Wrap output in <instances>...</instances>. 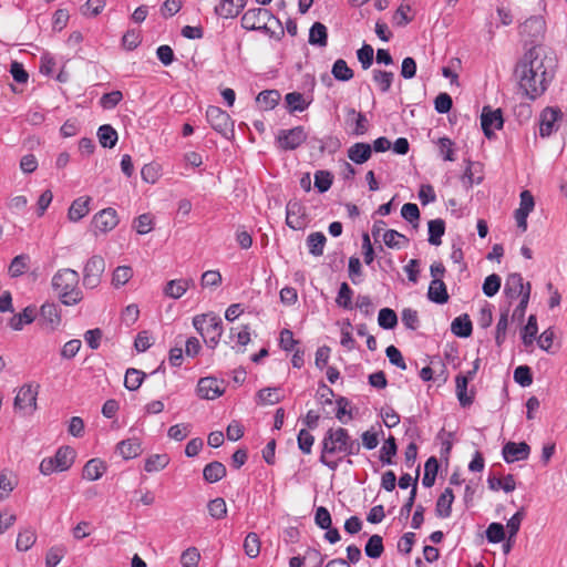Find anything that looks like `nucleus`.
Segmentation results:
<instances>
[{
    "label": "nucleus",
    "mask_w": 567,
    "mask_h": 567,
    "mask_svg": "<svg viewBox=\"0 0 567 567\" xmlns=\"http://www.w3.org/2000/svg\"><path fill=\"white\" fill-rule=\"evenodd\" d=\"M40 318L51 329H54L55 327H58L61 321V317L58 311L56 305L51 303V302H45L41 306Z\"/></svg>",
    "instance_id": "nucleus-34"
},
{
    "label": "nucleus",
    "mask_w": 567,
    "mask_h": 567,
    "mask_svg": "<svg viewBox=\"0 0 567 567\" xmlns=\"http://www.w3.org/2000/svg\"><path fill=\"white\" fill-rule=\"evenodd\" d=\"M203 476L206 482L216 483L226 476V467L220 462H210L204 467Z\"/></svg>",
    "instance_id": "nucleus-35"
},
{
    "label": "nucleus",
    "mask_w": 567,
    "mask_h": 567,
    "mask_svg": "<svg viewBox=\"0 0 567 567\" xmlns=\"http://www.w3.org/2000/svg\"><path fill=\"white\" fill-rule=\"evenodd\" d=\"M360 450V442L353 439L347 429L330 427L320 442L319 462L329 470L337 471L344 460L347 464L352 465L350 456L358 455Z\"/></svg>",
    "instance_id": "nucleus-1"
},
{
    "label": "nucleus",
    "mask_w": 567,
    "mask_h": 567,
    "mask_svg": "<svg viewBox=\"0 0 567 567\" xmlns=\"http://www.w3.org/2000/svg\"><path fill=\"white\" fill-rule=\"evenodd\" d=\"M427 298L437 305L446 303L449 293L443 280H432L427 290Z\"/></svg>",
    "instance_id": "nucleus-30"
},
{
    "label": "nucleus",
    "mask_w": 567,
    "mask_h": 567,
    "mask_svg": "<svg viewBox=\"0 0 567 567\" xmlns=\"http://www.w3.org/2000/svg\"><path fill=\"white\" fill-rule=\"evenodd\" d=\"M308 42L310 45L326 48L328 44V29L321 22H315L309 30Z\"/></svg>",
    "instance_id": "nucleus-27"
},
{
    "label": "nucleus",
    "mask_w": 567,
    "mask_h": 567,
    "mask_svg": "<svg viewBox=\"0 0 567 567\" xmlns=\"http://www.w3.org/2000/svg\"><path fill=\"white\" fill-rule=\"evenodd\" d=\"M538 332L537 318L535 315H530L527 319V323L522 330V340L525 346L533 344L536 334Z\"/></svg>",
    "instance_id": "nucleus-52"
},
{
    "label": "nucleus",
    "mask_w": 567,
    "mask_h": 567,
    "mask_svg": "<svg viewBox=\"0 0 567 567\" xmlns=\"http://www.w3.org/2000/svg\"><path fill=\"white\" fill-rule=\"evenodd\" d=\"M90 202L91 198L89 196H82L74 199L69 208L68 218L74 223L81 220L90 212Z\"/></svg>",
    "instance_id": "nucleus-24"
},
{
    "label": "nucleus",
    "mask_w": 567,
    "mask_h": 567,
    "mask_svg": "<svg viewBox=\"0 0 567 567\" xmlns=\"http://www.w3.org/2000/svg\"><path fill=\"white\" fill-rule=\"evenodd\" d=\"M515 74L520 90L530 100L540 96L551 80V74L545 68L544 59L535 47L517 63Z\"/></svg>",
    "instance_id": "nucleus-2"
},
{
    "label": "nucleus",
    "mask_w": 567,
    "mask_h": 567,
    "mask_svg": "<svg viewBox=\"0 0 567 567\" xmlns=\"http://www.w3.org/2000/svg\"><path fill=\"white\" fill-rule=\"evenodd\" d=\"M133 277V269L130 266H118L112 275V285L115 288L124 286Z\"/></svg>",
    "instance_id": "nucleus-54"
},
{
    "label": "nucleus",
    "mask_w": 567,
    "mask_h": 567,
    "mask_svg": "<svg viewBox=\"0 0 567 567\" xmlns=\"http://www.w3.org/2000/svg\"><path fill=\"white\" fill-rule=\"evenodd\" d=\"M333 78L338 81L347 82L353 78V71L343 59H338L331 69Z\"/></svg>",
    "instance_id": "nucleus-50"
},
{
    "label": "nucleus",
    "mask_w": 567,
    "mask_h": 567,
    "mask_svg": "<svg viewBox=\"0 0 567 567\" xmlns=\"http://www.w3.org/2000/svg\"><path fill=\"white\" fill-rule=\"evenodd\" d=\"M193 326L210 349H215L223 334V320L214 312L203 313L193 318Z\"/></svg>",
    "instance_id": "nucleus-4"
},
{
    "label": "nucleus",
    "mask_w": 567,
    "mask_h": 567,
    "mask_svg": "<svg viewBox=\"0 0 567 567\" xmlns=\"http://www.w3.org/2000/svg\"><path fill=\"white\" fill-rule=\"evenodd\" d=\"M353 290L347 282H342L339 287L338 295L336 297V305L344 310H352L353 303Z\"/></svg>",
    "instance_id": "nucleus-42"
},
{
    "label": "nucleus",
    "mask_w": 567,
    "mask_h": 567,
    "mask_svg": "<svg viewBox=\"0 0 567 567\" xmlns=\"http://www.w3.org/2000/svg\"><path fill=\"white\" fill-rule=\"evenodd\" d=\"M117 452L125 460L137 457L142 453V445L137 439L123 440L117 444Z\"/></svg>",
    "instance_id": "nucleus-31"
},
{
    "label": "nucleus",
    "mask_w": 567,
    "mask_h": 567,
    "mask_svg": "<svg viewBox=\"0 0 567 567\" xmlns=\"http://www.w3.org/2000/svg\"><path fill=\"white\" fill-rule=\"evenodd\" d=\"M247 0H221L215 7V13L221 18H235L245 8Z\"/></svg>",
    "instance_id": "nucleus-20"
},
{
    "label": "nucleus",
    "mask_w": 567,
    "mask_h": 567,
    "mask_svg": "<svg viewBox=\"0 0 567 567\" xmlns=\"http://www.w3.org/2000/svg\"><path fill=\"white\" fill-rule=\"evenodd\" d=\"M146 374L137 369L128 368L124 378V386L128 391H136L142 385Z\"/></svg>",
    "instance_id": "nucleus-44"
},
{
    "label": "nucleus",
    "mask_w": 567,
    "mask_h": 567,
    "mask_svg": "<svg viewBox=\"0 0 567 567\" xmlns=\"http://www.w3.org/2000/svg\"><path fill=\"white\" fill-rule=\"evenodd\" d=\"M508 318H509V308L502 309L499 319L495 329V342L498 347H501L507 337L508 329Z\"/></svg>",
    "instance_id": "nucleus-43"
},
{
    "label": "nucleus",
    "mask_w": 567,
    "mask_h": 567,
    "mask_svg": "<svg viewBox=\"0 0 567 567\" xmlns=\"http://www.w3.org/2000/svg\"><path fill=\"white\" fill-rule=\"evenodd\" d=\"M35 540V532L32 528H24L18 534L16 547L20 551H27L34 545Z\"/></svg>",
    "instance_id": "nucleus-48"
},
{
    "label": "nucleus",
    "mask_w": 567,
    "mask_h": 567,
    "mask_svg": "<svg viewBox=\"0 0 567 567\" xmlns=\"http://www.w3.org/2000/svg\"><path fill=\"white\" fill-rule=\"evenodd\" d=\"M169 464V456L163 454H152L145 460L144 470L147 473H155L164 470Z\"/></svg>",
    "instance_id": "nucleus-41"
},
{
    "label": "nucleus",
    "mask_w": 567,
    "mask_h": 567,
    "mask_svg": "<svg viewBox=\"0 0 567 567\" xmlns=\"http://www.w3.org/2000/svg\"><path fill=\"white\" fill-rule=\"evenodd\" d=\"M97 138L102 147L113 148L118 140L116 130L110 124H103L97 130Z\"/></svg>",
    "instance_id": "nucleus-33"
},
{
    "label": "nucleus",
    "mask_w": 567,
    "mask_h": 567,
    "mask_svg": "<svg viewBox=\"0 0 567 567\" xmlns=\"http://www.w3.org/2000/svg\"><path fill=\"white\" fill-rule=\"evenodd\" d=\"M297 443L299 450L303 454H310L315 443V436L306 429H301L297 435Z\"/></svg>",
    "instance_id": "nucleus-58"
},
{
    "label": "nucleus",
    "mask_w": 567,
    "mask_h": 567,
    "mask_svg": "<svg viewBox=\"0 0 567 567\" xmlns=\"http://www.w3.org/2000/svg\"><path fill=\"white\" fill-rule=\"evenodd\" d=\"M193 284L194 282L192 279L169 280L164 287V295L173 299H178L184 296L189 286Z\"/></svg>",
    "instance_id": "nucleus-28"
},
{
    "label": "nucleus",
    "mask_w": 567,
    "mask_h": 567,
    "mask_svg": "<svg viewBox=\"0 0 567 567\" xmlns=\"http://www.w3.org/2000/svg\"><path fill=\"white\" fill-rule=\"evenodd\" d=\"M206 120L220 134L226 135L228 131H231L233 123L229 114L218 106H208Z\"/></svg>",
    "instance_id": "nucleus-13"
},
{
    "label": "nucleus",
    "mask_w": 567,
    "mask_h": 567,
    "mask_svg": "<svg viewBox=\"0 0 567 567\" xmlns=\"http://www.w3.org/2000/svg\"><path fill=\"white\" fill-rule=\"evenodd\" d=\"M429 227V243L433 246L442 244V237L445 233V223L441 218L432 219L427 224Z\"/></svg>",
    "instance_id": "nucleus-39"
},
{
    "label": "nucleus",
    "mask_w": 567,
    "mask_h": 567,
    "mask_svg": "<svg viewBox=\"0 0 567 567\" xmlns=\"http://www.w3.org/2000/svg\"><path fill=\"white\" fill-rule=\"evenodd\" d=\"M270 18H272V14L267 9H249L241 17V27L249 31L266 29L267 21Z\"/></svg>",
    "instance_id": "nucleus-11"
},
{
    "label": "nucleus",
    "mask_w": 567,
    "mask_h": 567,
    "mask_svg": "<svg viewBox=\"0 0 567 567\" xmlns=\"http://www.w3.org/2000/svg\"><path fill=\"white\" fill-rule=\"evenodd\" d=\"M519 207L515 210V219L517 227L522 231L527 229V217L535 207V200L529 190H523L519 195Z\"/></svg>",
    "instance_id": "nucleus-16"
},
{
    "label": "nucleus",
    "mask_w": 567,
    "mask_h": 567,
    "mask_svg": "<svg viewBox=\"0 0 567 567\" xmlns=\"http://www.w3.org/2000/svg\"><path fill=\"white\" fill-rule=\"evenodd\" d=\"M546 31V22L542 17H530L519 27V33L530 44L539 42Z\"/></svg>",
    "instance_id": "nucleus-8"
},
{
    "label": "nucleus",
    "mask_w": 567,
    "mask_h": 567,
    "mask_svg": "<svg viewBox=\"0 0 567 567\" xmlns=\"http://www.w3.org/2000/svg\"><path fill=\"white\" fill-rule=\"evenodd\" d=\"M384 551V546H383V539L380 535H372L365 546H364V553L365 555L369 557V558H373V559H377L379 557H381V555L383 554Z\"/></svg>",
    "instance_id": "nucleus-47"
},
{
    "label": "nucleus",
    "mask_w": 567,
    "mask_h": 567,
    "mask_svg": "<svg viewBox=\"0 0 567 567\" xmlns=\"http://www.w3.org/2000/svg\"><path fill=\"white\" fill-rule=\"evenodd\" d=\"M439 471V462L435 456H431L427 458L424 465V476L422 480V484L424 487H432L435 483L436 475Z\"/></svg>",
    "instance_id": "nucleus-46"
},
{
    "label": "nucleus",
    "mask_w": 567,
    "mask_h": 567,
    "mask_svg": "<svg viewBox=\"0 0 567 567\" xmlns=\"http://www.w3.org/2000/svg\"><path fill=\"white\" fill-rule=\"evenodd\" d=\"M38 386L24 384L21 386L14 398V409L32 413L37 409Z\"/></svg>",
    "instance_id": "nucleus-12"
},
{
    "label": "nucleus",
    "mask_w": 567,
    "mask_h": 567,
    "mask_svg": "<svg viewBox=\"0 0 567 567\" xmlns=\"http://www.w3.org/2000/svg\"><path fill=\"white\" fill-rule=\"evenodd\" d=\"M333 182V176L328 171H317L315 173V187L320 193H326L329 190Z\"/></svg>",
    "instance_id": "nucleus-61"
},
{
    "label": "nucleus",
    "mask_w": 567,
    "mask_h": 567,
    "mask_svg": "<svg viewBox=\"0 0 567 567\" xmlns=\"http://www.w3.org/2000/svg\"><path fill=\"white\" fill-rule=\"evenodd\" d=\"M530 454V447L525 442H507L502 449V455L506 463L527 460Z\"/></svg>",
    "instance_id": "nucleus-18"
},
{
    "label": "nucleus",
    "mask_w": 567,
    "mask_h": 567,
    "mask_svg": "<svg viewBox=\"0 0 567 567\" xmlns=\"http://www.w3.org/2000/svg\"><path fill=\"white\" fill-rule=\"evenodd\" d=\"M107 466L104 461L101 458H91L83 466L82 478L86 481H97L105 474Z\"/></svg>",
    "instance_id": "nucleus-21"
},
{
    "label": "nucleus",
    "mask_w": 567,
    "mask_h": 567,
    "mask_svg": "<svg viewBox=\"0 0 567 567\" xmlns=\"http://www.w3.org/2000/svg\"><path fill=\"white\" fill-rule=\"evenodd\" d=\"M35 317L37 308L34 306H28L9 320V326L14 331H21L25 324L32 323Z\"/></svg>",
    "instance_id": "nucleus-23"
},
{
    "label": "nucleus",
    "mask_w": 567,
    "mask_h": 567,
    "mask_svg": "<svg viewBox=\"0 0 567 567\" xmlns=\"http://www.w3.org/2000/svg\"><path fill=\"white\" fill-rule=\"evenodd\" d=\"M481 126L485 136L491 138L495 130L503 127V116L501 110H492L489 106L483 107L481 115Z\"/></svg>",
    "instance_id": "nucleus-15"
},
{
    "label": "nucleus",
    "mask_w": 567,
    "mask_h": 567,
    "mask_svg": "<svg viewBox=\"0 0 567 567\" xmlns=\"http://www.w3.org/2000/svg\"><path fill=\"white\" fill-rule=\"evenodd\" d=\"M485 534L488 543L492 544H498L505 539V528L501 523L489 524Z\"/></svg>",
    "instance_id": "nucleus-62"
},
{
    "label": "nucleus",
    "mask_w": 567,
    "mask_h": 567,
    "mask_svg": "<svg viewBox=\"0 0 567 567\" xmlns=\"http://www.w3.org/2000/svg\"><path fill=\"white\" fill-rule=\"evenodd\" d=\"M347 123H353L352 134L359 136L368 131V120L364 114L357 112L354 109H347Z\"/></svg>",
    "instance_id": "nucleus-32"
},
{
    "label": "nucleus",
    "mask_w": 567,
    "mask_h": 567,
    "mask_svg": "<svg viewBox=\"0 0 567 567\" xmlns=\"http://www.w3.org/2000/svg\"><path fill=\"white\" fill-rule=\"evenodd\" d=\"M487 484L492 491L503 489L506 493H511L516 488L515 478L512 474H508L503 478L489 476L487 478Z\"/></svg>",
    "instance_id": "nucleus-40"
},
{
    "label": "nucleus",
    "mask_w": 567,
    "mask_h": 567,
    "mask_svg": "<svg viewBox=\"0 0 567 567\" xmlns=\"http://www.w3.org/2000/svg\"><path fill=\"white\" fill-rule=\"evenodd\" d=\"M382 238L385 246L392 249H399L402 247V243H408L406 237L394 229L385 230Z\"/></svg>",
    "instance_id": "nucleus-57"
},
{
    "label": "nucleus",
    "mask_w": 567,
    "mask_h": 567,
    "mask_svg": "<svg viewBox=\"0 0 567 567\" xmlns=\"http://www.w3.org/2000/svg\"><path fill=\"white\" fill-rule=\"evenodd\" d=\"M225 392L224 382L212 377L200 378L197 383V395L205 400H215Z\"/></svg>",
    "instance_id": "nucleus-14"
},
{
    "label": "nucleus",
    "mask_w": 567,
    "mask_h": 567,
    "mask_svg": "<svg viewBox=\"0 0 567 567\" xmlns=\"http://www.w3.org/2000/svg\"><path fill=\"white\" fill-rule=\"evenodd\" d=\"M286 224L291 229L303 227V206L297 200H289L286 206Z\"/></svg>",
    "instance_id": "nucleus-19"
},
{
    "label": "nucleus",
    "mask_w": 567,
    "mask_h": 567,
    "mask_svg": "<svg viewBox=\"0 0 567 567\" xmlns=\"http://www.w3.org/2000/svg\"><path fill=\"white\" fill-rule=\"evenodd\" d=\"M245 554L250 558H256L260 553V539L256 533H249L244 540Z\"/></svg>",
    "instance_id": "nucleus-55"
},
{
    "label": "nucleus",
    "mask_w": 567,
    "mask_h": 567,
    "mask_svg": "<svg viewBox=\"0 0 567 567\" xmlns=\"http://www.w3.org/2000/svg\"><path fill=\"white\" fill-rule=\"evenodd\" d=\"M561 112L555 107H546L539 115V134L542 137L550 136L557 130V122Z\"/></svg>",
    "instance_id": "nucleus-17"
},
{
    "label": "nucleus",
    "mask_w": 567,
    "mask_h": 567,
    "mask_svg": "<svg viewBox=\"0 0 567 567\" xmlns=\"http://www.w3.org/2000/svg\"><path fill=\"white\" fill-rule=\"evenodd\" d=\"M30 257L25 254L16 256L9 266V274L16 278L23 275L29 268Z\"/></svg>",
    "instance_id": "nucleus-51"
},
{
    "label": "nucleus",
    "mask_w": 567,
    "mask_h": 567,
    "mask_svg": "<svg viewBox=\"0 0 567 567\" xmlns=\"http://www.w3.org/2000/svg\"><path fill=\"white\" fill-rule=\"evenodd\" d=\"M451 331L460 338L470 337L473 331L470 317L467 315L456 317L451 323Z\"/></svg>",
    "instance_id": "nucleus-36"
},
{
    "label": "nucleus",
    "mask_w": 567,
    "mask_h": 567,
    "mask_svg": "<svg viewBox=\"0 0 567 567\" xmlns=\"http://www.w3.org/2000/svg\"><path fill=\"white\" fill-rule=\"evenodd\" d=\"M208 513L215 519H223L227 515V505L224 498L216 497L208 505Z\"/></svg>",
    "instance_id": "nucleus-56"
},
{
    "label": "nucleus",
    "mask_w": 567,
    "mask_h": 567,
    "mask_svg": "<svg viewBox=\"0 0 567 567\" xmlns=\"http://www.w3.org/2000/svg\"><path fill=\"white\" fill-rule=\"evenodd\" d=\"M279 101L280 93L278 90L261 91L256 97V102L265 111L274 110L278 105Z\"/></svg>",
    "instance_id": "nucleus-38"
},
{
    "label": "nucleus",
    "mask_w": 567,
    "mask_h": 567,
    "mask_svg": "<svg viewBox=\"0 0 567 567\" xmlns=\"http://www.w3.org/2000/svg\"><path fill=\"white\" fill-rule=\"evenodd\" d=\"M142 179L148 184H155L161 177V167L156 163H150L142 167Z\"/></svg>",
    "instance_id": "nucleus-63"
},
{
    "label": "nucleus",
    "mask_w": 567,
    "mask_h": 567,
    "mask_svg": "<svg viewBox=\"0 0 567 567\" xmlns=\"http://www.w3.org/2000/svg\"><path fill=\"white\" fill-rule=\"evenodd\" d=\"M306 243L309 249V254H311L315 257L323 255L324 245L327 243V238L323 233L315 231L309 234Z\"/></svg>",
    "instance_id": "nucleus-37"
},
{
    "label": "nucleus",
    "mask_w": 567,
    "mask_h": 567,
    "mask_svg": "<svg viewBox=\"0 0 567 567\" xmlns=\"http://www.w3.org/2000/svg\"><path fill=\"white\" fill-rule=\"evenodd\" d=\"M79 281V272L71 268L60 269L53 275L51 285L63 305L75 306L83 299Z\"/></svg>",
    "instance_id": "nucleus-3"
},
{
    "label": "nucleus",
    "mask_w": 567,
    "mask_h": 567,
    "mask_svg": "<svg viewBox=\"0 0 567 567\" xmlns=\"http://www.w3.org/2000/svg\"><path fill=\"white\" fill-rule=\"evenodd\" d=\"M118 225V216L114 208H104L92 218V228L95 235L106 234Z\"/></svg>",
    "instance_id": "nucleus-9"
},
{
    "label": "nucleus",
    "mask_w": 567,
    "mask_h": 567,
    "mask_svg": "<svg viewBox=\"0 0 567 567\" xmlns=\"http://www.w3.org/2000/svg\"><path fill=\"white\" fill-rule=\"evenodd\" d=\"M75 456L76 453L71 446H60L53 456L44 457L40 462L39 471L44 476L58 472H65L73 465Z\"/></svg>",
    "instance_id": "nucleus-5"
},
{
    "label": "nucleus",
    "mask_w": 567,
    "mask_h": 567,
    "mask_svg": "<svg viewBox=\"0 0 567 567\" xmlns=\"http://www.w3.org/2000/svg\"><path fill=\"white\" fill-rule=\"evenodd\" d=\"M396 452H398L396 442H395V439L391 435L384 441V443L380 450V461L382 462V464L392 465L394 463L393 456L396 455Z\"/></svg>",
    "instance_id": "nucleus-45"
},
{
    "label": "nucleus",
    "mask_w": 567,
    "mask_h": 567,
    "mask_svg": "<svg viewBox=\"0 0 567 567\" xmlns=\"http://www.w3.org/2000/svg\"><path fill=\"white\" fill-rule=\"evenodd\" d=\"M378 323L382 329L391 330L398 324V316L394 310L390 308H382L379 311Z\"/></svg>",
    "instance_id": "nucleus-53"
},
{
    "label": "nucleus",
    "mask_w": 567,
    "mask_h": 567,
    "mask_svg": "<svg viewBox=\"0 0 567 567\" xmlns=\"http://www.w3.org/2000/svg\"><path fill=\"white\" fill-rule=\"evenodd\" d=\"M286 106L289 113L303 112L311 104V99L300 92H290L285 95Z\"/></svg>",
    "instance_id": "nucleus-22"
},
{
    "label": "nucleus",
    "mask_w": 567,
    "mask_h": 567,
    "mask_svg": "<svg viewBox=\"0 0 567 567\" xmlns=\"http://www.w3.org/2000/svg\"><path fill=\"white\" fill-rule=\"evenodd\" d=\"M200 559L199 550L196 547H189L181 555L183 567H197Z\"/></svg>",
    "instance_id": "nucleus-64"
},
{
    "label": "nucleus",
    "mask_w": 567,
    "mask_h": 567,
    "mask_svg": "<svg viewBox=\"0 0 567 567\" xmlns=\"http://www.w3.org/2000/svg\"><path fill=\"white\" fill-rule=\"evenodd\" d=\"M17 485V482L11 473L7 471L1 472L0 474V501L8 497L9 493H11Z\"/></svg>",
    "instance_id": "nucleus-59"
},
{
    "label": "nucleus",
    "mask_w": 567,
    "mask_h": 567,
    "mask_svg": "<svg viewBox=\"0 0 567 567\" xmlns=\"http://www.w3.org/2000/svg\"><path fill=\"white\" fill-rule=\"evenodd\" d=\"M468 381L463 378V373L455 377L456 396L462 408L470 406L474 401V391H467Z\"/></svg>",
    "instance_id": "nucleus-25"
},
{
    "label": "nucleus",
    "mask_w": 567,
    "mask_h": 567,
    "mask_svg": "<svg viewBox=\"0 0 567 567\" xmlns=\"http://www.w3.org/2000/svg\"><path fill=\"white\" fill-rule=\"evenodd\" d=\"M307 133L303 126H296L290 130H280L277 135V143L285 151H292L303 144Z\"/></svg>",
    "instance_id": "nucleus-7"
},
{
    "label": "nucleus",
    "mask_w": 567,
    "mask_h": 567,
    "mask_svg": "<svg viewBox=\"0 0 567 567\" xmlns=\"http://www.w3.org/2000/svg\"><path fill=\"white\" fill-rule=\"evenodd\" d=\"M530 284L524 282L523 276L518 272L509 274L506 278L504 286V295L507 299H522L526 292H528V297H530Z\"/></svg>",
    "instance_id": "nucleus-10"
},
{
    "label": "nucleus",
    "mask_w": 567,
    "mask_h": 567,
    "mask_svg": "<svg viewBox=\"0 0 567 567\" xmlns=\"http://www.w3.org/2000/svg\"><path fill=\"white\" fill-rule=\"evenodd\" d=\"M372 76L382 93L389 92L394 79V74L392 72L375 69L372 71Z\"/></svg>",
    "instance_id": "nucleus-49"
},
{
    "label": "nucleus",
    "mask_w": 567,
    "mask_h": 567,
    "mask_svg": "<svg viewBox=\"0 0 567 567\" xmlns=\"http://www.w3.org/2000/svg\"><path fill=\"white\" fill-rule=\"evenodd\" d=\"M501 282H502V279L498 275L492 274V275L487 276L483 282V287H482L483 293L489 298L494 297L501 288Z\"/></svg>",
    "instance_id": "nucleus-60"
},
{
    "label": "nucleus",
    "mask_w": 567,
    "mask_h": 567,
    "mask_svg": "<svg viewBox=\"0 0 567 567\" xmlns=\"http://www.w3.org/2000/svg\"><path fill=\"white\" fill-rule=\"evenodd\" d=\"M105 270V260L102 256H92L83 269V285L89 289L96 288L100 282L102 275Z\"/></svg>",
    "instance_id": "nucleus-6"
},
{
    "label": "nucleus",
    "mask_w": 567,
    "mask_h": 567,
    "mask_svg": "<svg viewBox=\"0 0 567 567\" xmlns=\"http://www.w3.org/2000/svg\"><path fill=\"white\" fill-rule=\"evenodd\" d=\"M348 157L355 164L365 163L372 154V147L368 143L358 142L348 148Z\"/></svg>",
    "instance_id": "nucleus-26"
},
{
    "label": "nucleus",
    "mask_w": 567,
    "mask_h": 567,
    "mask_svg": "<svg viewBox=\"0 0 567 567\" xmlns=\"http://www.w3.org/2000/svg\"><path fill=\"white\" fill-rule=\"evenodd\" d=\"M454 502V494L451 488H445L436 502L435 513L439 517L447 518L452 513V504Z\"/></svg>",
    "instance_id": "nucleus-29"
}]
</instances>
